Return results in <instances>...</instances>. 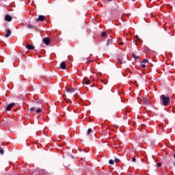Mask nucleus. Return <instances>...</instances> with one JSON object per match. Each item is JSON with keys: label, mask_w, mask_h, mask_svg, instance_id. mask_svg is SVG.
<instances>
[{"label": "nucleus", "mask_w": 175, "mask_h": 175, "mask_svg": "<svg viewBox=\"0 0 175 175\" xmlns=\"http://www.w3.org/2000/svg\"><path fill=\"white\" fill-rule=\"evenodd\" d=\"M115 162H116V163H117V162H120V159H115Z\"/></svg>", "instance_id": "393cba45"}, {"label": "nucleus", "mask_w": 175, "mask_h": 175, "mask_svg": "<svg viewBox=\"0 0 175 175\" xmlns=\"http://www.w3.org/2000/svg\"><path fill=\"white\" fill-rule=\"evenodd\" d=\"M30 111H35V107H32L30 109Z\"/></svg>", "instance_id": "4be33fe9"}, {"label": "nucleus", "mask_w": 175, "mask_h": 175, "mask_svg": "<svg viewBox=\"0 0 175 175\" xmlns=\"http://www.w3.org/2000/svg\"><path fill=\"white\" fill-rule=\"evenodd\" d=\"M106 35H107V33H106V31H103V32L101 33V36H102V38L106 37Z\"/></svg>", "instance_id": "4468645a"}, {"label": "nucleus", "mask_w": 175, "mask_h": 175, "mask_svg": "<svg viewBox=\"0 0 175 175\" xmlns=\"http://www.w3.org/2000/svg\"><path fill=\"white\" fill-rule=\"evenodd\" d=\"M76 91V89L75 88H70L67 90V92H69L70 94H72V92H75Z\"/></svg>", "instance_id": "9b49d317"}, {"label": "nucleus", "mask_w": 175, "mask_h": 175, "mask_svg": "<svg viewBox=\"0 0 175 175\" xmlns=\"http://www.w3.org/2000/svg\"><path fill=\"white\" fill-rule=\"evenodd\" d=\"M91 132H92V129H88L87 131V136H90V133H91Z\"/></svg>", "instance_id": "f8f14e48"}, {"label": "nucleus", "mask_w": 175, "mask_h": 175, "mask_svg": "<svg viewBox=\"0 0 175 175\" xmlns=\"http://www.w3.org/2000/svg\"><path fill=\"white\" fill-rule=\"evenodd\" d=\"M46 17L43 15H39L38 18L36 20V21H44Z\"/></svg>", "instance_id": "39448f33"}, {"label": "nucleus", "mask_w": 175, "mask_h": 175, "mask_svg": "<svg viewBox=\"0 0 175 175\" xmlns=\"http://www.w3.org/2000/svg\"><path fill=\"white\" fill-rule=\"evenodd\" d=\"M10 35H12V30L8 29L7 33L5 35V38H9V36H10Z\"/></svg>", "instance_id": "6e6552de"}, {"label": "nucleus", "mask_w": 175, "mask_h": 175, "mask_svg": "<svg viewBox=\"0 0 175 175\" xmlns=\"http://www.w3.org/2000/svg\"><path fill=\"white\" fill-rule=\"evenodd\" d=\"M109 44H111V40H108V41L107 42V46H109Z\"/></svg>", "instance_id": "aec40b11"}, {"label": "nucleus", "mask_w": 175, "mask_h": 175, "mask_svg": "<svg viewBox=\"0 0 175 175\" xmlns=\"http://www.w3.org/2000/svg\"><path fill=\"white\" fill-rule=\"evenodd\" d=\"M14 105H15L14 103H11V104H9V105L7 106L5 110H7V111H10V109H12V107H13V106H14Z\"/></svg>", "instance_id": "423d86ee"}, {"label": "nucleus", "mask_w": 175, "mask_h": 175, "mask_svg": "<svg viewBox=\"0 0 175 175\" xmlns=\"http://www.w3.org/2000/svg\"><path fill=\"white\" fill-rule=\"evenodd\" d=\"M120 44H124V42H120Z\"/></svg>", "instance_id": "bb28decb"}, {"label": "nucleus", "mask_w": 175, "mask_h": 175, "mask_svg": "<svg viewBox=\"0 0 175 175\" xmlns=\"http://www.w3.org/2000/svg\"><path fill=\"white\" fill-rule=\"evenodd\" d=\"M136 39H137V40H140V38L139 37V36H135Z\"/></svg>", "instance_id": "b1692460"}, {"label": "nucleus", "mask_w": 175, "mask_h": 175, "mask_svg": "<svg viewBox=\"0 0 175 175\" xmlns=\"http://www.w3.org/2000/svg\"><path fill=\"white\" fill-rule=\"evenodd\" d=\"M157 166H158V167H161L162 166V163H158Z\"/></svg>", "instance_id": "412c9836"}, {"label": "nucleus", "mask_w": 175, "mask_h": 175, "mask_svg": "<svg viewBox=\"0 0 175 175\" xmlns=\"http://www.w3.org/2000/svg\"><path fill=\"white\" fill-rule=\"evenodd\" d=\"M109 165H114V160L110 159L109 161Z\"/></svg>", "instance_id": "f3484780"}, {"label": "nucleus", "mask_w": 175, "mask_h": 175, "mask_svg": "<svg viewBox=\"0 0 175 175\" xmlns=\"http://www.w3.org/2000/svg\"><path fill=\"white\" fill-rule=\"evenodd\" d=\"M27 27L29 28V29H32V28H33V25L29 24L27 25Z\"/></svg>", "instance_id": "2eb2a0df"}, {"label": "nucleus", "mask_w": 175, "mask_h": 175, "mask_svg": "<svg viewBox=\"0 0 175 175\" xmlns=\"http://www.w3.org/2000/svg\"><path fill=\"white\" fill-rule=\"evenodd\" d=\"M5 21H12V16L10 15H6L5 16Z\"/></svg>", "instance_id": "9d476101"}, {"label": "nucleus", "mask_w": 175, "mask_h": 175, "mask_svg": "<svg viewBox=\"0 0 175 175\" xmlns=\"http://www.w3.org/2000/svg\"><path fill=\"white\" fill-rule=\"evenodd\" d=\"M133 58H134V59H139V56L135 54H133Z\"/></svg>", "instance_id": "dca6fc26"}, {"label": "nucleus", "mask_w": 175, "mask_h": 175, "mask_svg": "<svg viewBox=\"0 0 175 175\" xmlns=\"http://www.w3.org/2000/svg\"><path fill=\"white\" fill-rule=\"evenodd\" d=\"M83 84H85L86 85H89L91 83V81L88 79V78H84L82 81Z\"/></svg>", "instance_id": "7ed1b4c3"}, {"label": "nucleus", "mask_w": 175, "mask_h": 175, "mask_svg": "<svg viewBox=\"0 0 175 175\" xmlns=\"http://www.w3.org/2000/svg\"><path fill=\"white\" fill-rule=\"evenodd\" d=\"M109 1H113V0H108Z\"/></svg>", "instance_id": "c85d7f7f"}, {"label": "nucleus", "mask_w": 175, "mask_h": 175, "mask_svg": "<svg viewBox=\"0 0 175 175\" xmlns=\"http://www.w3.org/2000/svg\"><path fill=\"white\" fill-rule=\"evenodd\" d=\"M42 42H43V43H44V44H46L47 46L50 43L51 40H50V38H44L42 39Z\"/></svg>", "instance_id": "20e7f679"}, {"label": "nucleus", "mask_w": 175, "mask_h": 175, "mask_svg": "<svg viewBox=\"0 0 175 175\" xmlns=\"http://www.w3.org/2000/svg\"><path fill=\"white\" fill-rule=\"evenodd\" d=\"M132 161H133V162H136V159H135V157H133V158L132 159Z\"/></svg>", "instance_id": "a878e982"}, {"label": "nucleus", "mask_w": 175, "mask_h": 175, "mask_svg": "<svg viewBox=\"0 0 175 175\" xmlns=\"http://www.w3.org/2000/svg\"><path fill=\"white\" fill-rule=\"evenodd\" d=\"M26 49H27V50H34L35 46H32L31 44H27V45H26Z\"/></svg>", "instance_id": "1a4fd4ad"}, {"label": "nucleus", "mask_w": 175, "mask_h": 175, "mask_svg": "<svg viewBox=\"0 0 175 175\" xmlns=\"http://www.w3.org/2000/svg\"><path fill=\"white\" fill-rule=\"evenodd\" d=\"M60 68H62V69H66V63H65V62H62L61 64H60Z\"/></svg>", "instance_id": "0eeeda50"}, {"label": "nucleus", "mask_w": 175, "mask_h": 175, "mask_svg": "<svg viewBox=\"0 0 175 175\" xmlns=\"http://www.w3.org/2000/svg\"><path fill=\"white\" fill-rule=\"evenodd\" d=\"M142 102L145 105V106H151V102L148 98H143L142 99Z\"/></svg>", "instance_id": "f03ea898"}, {"label": "nucleus", "mask_w": 175, "mask_h": 175, "mask_svg": "<svg viewBox=\"0 0 175 175\" xmlns=\"http://www.w3.org/2000/svg\"><path fill=\"white\" fill-rule=\"evenodd\" d=\"M142 64H148V60L146 59H144L142 61Z\"/></svg>", "instance_id": "a211bd4d"}, {"label": "nucleus", "mask_w": 175, "mask_h": 175, "mask_svg": "<svg viewBox=\"0 0 175 175\" xmlns=\"http://www.w3.org/2000/svg\"><path fill=\"white\" fill-rule=\"evenodd\" d=\"M146 64H144L142 63V68H146Z\"/></svg>", "instance_id": "5701e85b"}, {"label": "nucleus", "mask_w": 175, "mask_h": 175, "mask_svg": "<svg viewBox=\"0 0 175 175\" xmlns=\"http://www.w3.org/2000/svg\"><path fill=\"white\" fill-rule=\"evenodd\" d=\"M174 158L175 159V153L174 154Z\"/></svg>", "instance_id": "cd10ccee"}, {"label": "nucleus", "mask_w": 175, "mask_h": 175, "mask_svg": "<svg viewBox=\"0 0 175 175\" xmlns=\"http://www.w3.org/2000/svg\"><path fill=\"white\" fill-rule=\"evenodd\" d=\"M0 154H1V155H3V154H4L3 149H2L1 148H0Z\"/></svg>", "instance_id": "6ab92c4d"}, {"label": "nucleus", "mask_w": 175, "mask_h": 175, "mask_svg": "<svg viewBox=\"0 0 175 175\" xmlns=\"http://www.w3.org/2000/svg\"><path fill=\"white\" fill-rule=\"evenodd\" d=\"M161 100L163 106H167L170 102V97L166 96L165 94L161 95Z\"/></svg>", "instance_id": "f257e3e1"}, {"label": "nucleus", "mask_w": 175, "mask_h": 175, "mask_svg": "<svg viewBox=\"0 0 175 175\" xmlns=\"http://www.w3.org/2000/svg\"><path fill=\"white\" fill-rule=\"evenodd\" d=\"M36 113H37L38 114L42 113V108L40 107L38 109H36Z\"/></svg>", "instance_id": "ddd939ff"}]
</instances>
